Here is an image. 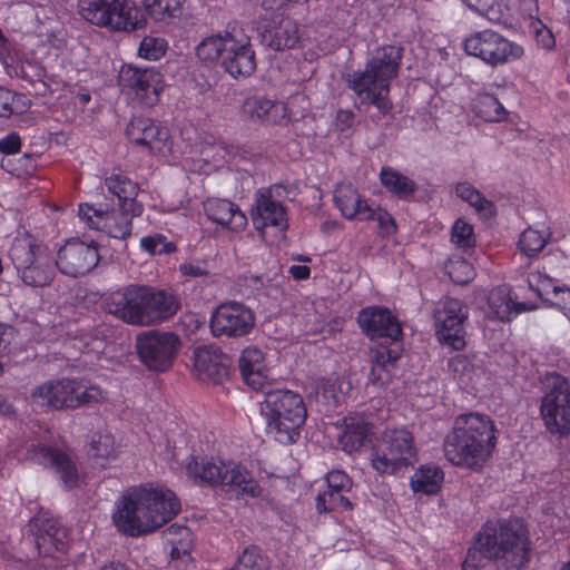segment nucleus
I'll return each instance as SVG.
<instances>
[{"instance_id":"obj_1","label":"nucleus","mask_w":570,"mask_h":570,"mask_svg":"<svg viewBox=\"0 0 570 570\" xmlns=\"http://www.w3.org/2000/svg\"><path fill=\"white\" fill-rule=\"evenodd\" d=\"M180 511L175 493L163 487L140 485L127 490L116 502L115 527L130 537L150 533Z\"/></svg>"},{"instance_id":"obj_2","label":"nucleus","mask_w":570,"mask_h":570,"mask_svg":"<svg viewBox=\"0 0 570 570\" xmlns=\"http://www.w3.org/2000/svg\"><path fill=\"white\" fill-rule=\"evenodd\" d=\"M531 551L528 530L519 520L487 523L479 531L474 548L469 549L462 570H480L483 558L505 570H520L529 563Z\"/></svg>"},{"instance_id":"obj_3","label":"nucleus","mask_w":570,"mask_h":570,"mask_svg":"<svg viewBox=\"0 0 570 570\" xmlns=\"http://www.w3.org/2000/svg\"><path fill=\"white\" fill-rule=\"evenodd\" d=\"M495 446V424L490 416L479 412L456 416L443 442L444 456L449 462L472 470L482 468Z\"/></svg>"},{"instance_id":"obj_4","label":"nucleus","mask_w":570,"mask_h":570,"mask_svg":"<svg viewBox=\"0 0 570 570\" xmlns=\"http://www.w3.org/2000/svg\"><path fill=\"white\" fill-rule=\"evenodd\" d=\"M402 53L401 47L383 46L367 60L364 70L354 71L346 78L347 87L354 91L361 104L376 108L377 119H393L390 86L399 75Z\"/></svg>"},{"instance_id":"obj_5","label":"nucleus","mask_w":570,"mask_h":570,"mask_svg":"<svg viewBox=\"0 0 570 570\" xmlns=\"http://www.w3.org/2000/svg\"><path fill=\"white\" fill-rule=\"evenodd\" d=\"M265 400L261 413L266 422V432L281 444H292L299 438V430L307 415L303 397L291 390L263 391Z\"/></svg>"},{"instance_id":"obj_6","label":"nucleus","mask_w":570,"mask_h":570,"mask_svg":"<svg viewBox=\"0 0 570 570\" xmlns=\"http://www.w3.org/2000/svg\"><path fill=\"white\" fill-rule=\"evenodd\" d=\"M186 472L198 485L223 487L257 498L262 489L252 473L236 462L213 461L191 455L186 463Z\"/></svg>"},{"instance_id":"obj_7","label":"nucleus","mask_w":570,"mask_h":570,"mask_svg":"<svg viewBox=\"0 0 570 570\" xmlns=\"http://www.w3.org/2000/svg\"><path fill=\"white\" fill-rule=\"evenodd\" d=\"M33 402L51 409H76L105 401L107 394L98 385L82 380L62 379L38 385L31 393Z\"/></svg>"},{"instance_id":"obj_8","label":"nucleus","mask_w":570,"mask_h":570,"mask_svg":"<svg viewBox=\"0 0 570 570\" xmlns=\"http://www.w3.org/2000/svg\"><path fill=\"white\" fill-rule=\"evenodd\" d=\"M416 461L414 438L405 428L385 430L371 452L372 468L381 474H396Z\"/></svg>"},{"instance_id":"obj_9","label":"nucleus","mask_w":570,"mask_h":570,"mask_svg":"<svg viewBox=\"0 0 570 570\" xmlns=\"http://www.w3.org/2000/svg\"><path fill=\"white\" fill-rule=\"evenodd\" d=\"M79 14L111 31H132L146 24L144 12L132 0H79Z\"/></svg>"},{"instance_id":"obj_10","label":"nucleus","mask_w":570,"mask_h":570,"mask_svg":"<svg viewBox=\"0 0 570 570\" xmlns=\"http://www.w3.org/2000/svg\"><path fill=\"white\" fill-rule=\"evenodd\" d=\"M20 279L28 286L50 285L56 275V261L48 248L30 238L16 239L9 252Z\"/></svg>"},{"instance_id":"obj_11","label":"nucleus","mask_w":570,"mask_h":570,"mask_svg":"<svg viewBox=\"0 0 570 570\" xmlns=\"http://www.w3.org/2000/svg\"><path fill=\"white\" fill-rule=\"evenodd\" d=\"M540 415L551 434L567 435L570 432V381L558 374L547 375Z\"/></svg>"},{"instance_id":"obj_12","label":"nucleus","mask_w":570,"mask_h":570,"mask_svg":"<svg viewBox=\"0 0 570 570\" xmlns=\"http://www.w3.org/2000/svg\"><path fill=\"white\" fill-rule=\"evenodd\" d=\"M180 347L179 337L171 332L148 330L136 336V350L140 362L150 371L169 370Z\"/></svg>"},{"instance_id":"obj_13","label":"nucleus","mask_w":570,"mask_h":570,"mask_svg":"<svg viewBox=\"0 0 570 570\" xmlns=\"http://www.w3.org/2000/svg\"><path fill=\"white\" fill-rule=\"evenodd\" d=\"M433 317L439 341L455 351L464 348L468 305L458 298L444 297L435 304Z\"/></svg>"},{"instance_id":"obj_14","label":"nucleus","mask_w":570,"mask_h":570,"mask_svg":"<svg viewBox=\"0 0 570 570\" xmlns=\"http://www.w3.org/2000/svg\"><path fill=\"white\" fill-rule=\"evenodd\" d=\"M463 47L469 56L476 57L493 67L523 55L522 47L490 29L470 35L464 39Z\"/></svg>"},{"instance_id":"obj_15","label":"nucleus","mask_w":570,"mask_h":570,"mask_svg":"<svg viewBox=\"0 0 570 570\" xmlns=\"http://www.w3.org/2000/svg\"><path fill=\"white\" fill-rule=\"evenodd\" d=\"M80 219L91 229L105 232L117 239H126L131 234V219L141 214H132L119 206V209H109L102 205L80 204L78 210Z\"/></svg>"},{"instance_id":"obj_16","label":"nucleus","mask_w":570,"mask_h":570,"mask_svg":"<svg viewBox=\"0 0 570 570\" xmlns=\"http://www.w3.org/2000/svg\"><path fill=\"white\" fill-rule=\"evenodd\" d=\"M255 325L250 308L238 302L220 304L212 314L210 331L215 337L238 338L247 335Z\"/></svg>"},{"instance_id":"obj_17","label":"nucleus","mask_w":570,"mask_h":570,"mask_svg":"<svg viewBox=\"0 0 570 570\" xmlns=\"http://www.w3.org/2000/svg\"><path fill=\"white\" fill-rule=\"evenodd\" d=\"M124 90L131 92L144 105L151 107L159 100L164 88L163 75L154 68L121 67L118 76Z\"/></svg>"},{"instance_id":"obj_18","label":"nucleus","mask_w":570,"mask_h":570,"mask_svg":"<svg viewBox=\"0 0 570 570\" xmlns=\"http://www.w3.org/2000/svg\"><path fill=\"white\" fill-rule=\"evenodd\" d=\"M26 460L51 469L67 489L78 485L79 473L76 462L59 448L40 443L32 444L27 449Z\"/></svg>"},{"instance_id":"obj_19","label":"nucleus","mask_w":570,"mask_h":570,"mask_svg":"<svg viewBox=\"0 0 570 570\" xmlns=\"http://www.w3.org/2000/svg\"><path fill=\"white\" fill-rule=\"evenodd\" d=\"M99 262L98 248L83 242H67L57 254L56 267L63 275L79 277L88 274Z\"/></svg>"},{"instance_id":"obj_20","label":"nucleus","mask_w":570,"mask_h":570,"mask_svg":"<svg viewBox=\"0 0 570 570\" xmlns=\"http://www.w3.org/2000/svg\"><path fill=\"white\" fill-rule=\"evenodd\" d=\"M128 139L146 148L150 154H165L170 150L169 131L149 118L131 119L126 128Z\"/></svg>"},{"instance_id":"obj_21","label":"nucleus","mask_w":570,"mask_h":570,"mask_svg":"<svg viewBox=\"0 0 570 570\" xmlns=\"http://www.w3.org/2000/svg\"><path fill=\"white\" fill-rule=\"evenodd\" d=\"M357 323L371 340L390 338L392 343H396L402 337L399 321L389 308L382 306L363 308L357 315Z\"/></svg>"},{"instance_id":"obj_22","label":"nucleus","mask_w":570,"mask_h":570,"mask_svg":"<svg viewBox=\"0 0 570 570\" xmlns=\"http://www.w3.org/2000/svg\"><path fill=\"white\" fill-rule=\"evenodd\" d=\"M142 286L130 285L110 293L104 299V308L130 325H141Z\"/></svg>"},{"instance_id":"obj_23","label":"nucleus","mask_w":570,"mask_h":570,"mask_svg":"<svg viewBox=\"0 0 570 570\" xmlns=\"http://www.w3.org/2000/svg\"><path fill=\"white\" fill-rule=\"evenodd\" d=\"M230 358L215 345L194 351V370L200 381L219 384L229 375Z\"/></svg>"},{"instance_id":"obj_24","label":"nucleus","mask_w":570,"mask_h":570,"mask_svg":"<svg viewBox=\"0 0 570 570\" xmlns=\"http://www.w3.org/2000/svg\"><path fill=\"white\" fill-rule=\"evenodd\" d=\"M29 527L31 540L40 556H53L66 550L67 530L58 520L36 518Z\"/></svg>"},{"instance_id":"obj_25","label":"nucleus","mask_w":570,"mask_h":570,"mask_svg":"<svg viewBox=\"0 0 570 570\" xmlns=\"http://www.w3.org/2000/svg\"><path fill=\"white\" fill-rule=\"evenodd\" d=\"M254 227L263 235L267 227L279 230L287 228V218L282 203L275 200L269 189H259L256 193L255 205L250 212Z\"/></svg>"},{"instance_id":"obj_26","label":"nucleus","mask_w":570,"mask_h":570,"mask_svg":"<svg viewBox=\"0 0 570 570\" xmlns=\"http://www.w3.org/2000/svg\"><path fill=\"white\" fill-rule=\"evenodd\" d=\"M220 63L233 78L250 76L256 69V59L249 40H238L227 33V48Z\"/></svg>"},{"instance_id":"obj_27","label":"nucleus","mask_w":570,"mask_h":570,"mask_svg":"<svg viewBox=\"0 0 570 570\" xmlns=\"http://www.w3.org/2000/svg\"><path fill=\"white\" fill-rule=\"evenodd\" d=\"M142 291L141 326L160 323L177 312L179 304L174 295L147 286Z\"/></svg>"},{"instance_id":"obj_28","label":"nucleus","mask_w":570,"mask_h":570,"mask_svg":"<svg viewBox=\"0 0 570 570\" xmlns=\"http://www.w3.org/2000/svg\"><path fill=\"white\" fill-rule=\"evenodd\" d=\"M333 199L342 216L348 220H370L373 214V206L362 198L352 184L337 185Z\"/></svg>"},{"instance_id":"obj_29","label":"nucleus","mask_w":570,"mask_h":570,"mask_svg":"<svg viewBox=\"0 0 570 570\" xmlns=\"http://www.w3.org/2000/svg\"><path fill=\"white\" fill-rule=\"evenodd\" d=\"M261 42L276 51L293 48L299 39L298 27L289 18L273 19L262 27Z\"/></svg>"},{"instance_id":"obj_30","label":"nucleus","mask_w":570,"mask_h":570,"mask_svg":"<svg viewBox=\"0 0 570 570\" xmlns=\"http://www.w3.org/2000/svg\"><path fill=\"white\" fill-rule=\"evenodd\" d=\"M204 209L209 220L233 232L243 230L247 218L238 206L228 199L208 198Z\"/></svg>"},{"instance_id":"obj_31","label":"nucleus","mask_w":570,"mask_h":570,"mask_svg":"<svg viewBox=\"0 0 570 570\" xmlns=\"http://www.w3.org/2000/svg\"><path fill=\"white\" fill-rule=\"evenodd\" d=\"M244 382L255 391H265L267 383L265 357L257 347L245 348L238 360Z\"/></svg>"},{"instance_id":"obj_32","label":"nucleus","mask_w":570,"mask_h":570,"mask_svg":"<svg viewBox=\"0 0 570 570\" xmlns=\"http://www.w3.org/2000/svg\"><path fill=\"white\" fill-rule=\"evenodd\" d=\"M107 189L119 200V206L132 214H142L144 207L136 200L138 186L121 173H112L105 179Z\"/></svg>"},{"instance_id":"obj_33","label":"nucleus","mask_w":570,"mask_h":570,"mask_svg":"<svg viewBox=\"0 0 570 570\" xmlns=\"http://www.w3.org/2000/svg\"><path fill=\"white\" fill-rule=\"evenodd\" d=\"M372 434L371 425L362 416H350L344 420L338 443L344 452L353 453L370 442Z\"/></svg>"},{"instance_id":"obj_34","label":"nucleus","mask_w":570,"mask_h":570,"mask_svg":"<svg viewBox=\"0 0 570 570\" xmlns=\"http://www.w3.org/2000/svg\"><path fill=\"white\" fill-rule=\"evenodd\" d=\"M243 109L249 118L272 124L278 122L286 115L284 105L258 95L248 97L244 101Z\"/></svg>"},{"instance_id":"obj_35","label":"nucleus","mask_w":570,"mask_h":570,"mask_svg":"<svg viewBox=\"0 0 570 570\" xmlns=\"http://www.w3.org/2000/svg\"><path fill=\"white\" fill-rule=\"evenodd\" d=\"M489 316L499 321H510L513 314L525 311V304H517L511 297L510 288L499 286L492 289L488 297Z\"/></svg>"},{"instance_id":"obj_36","label":"nucleus","mask_w":570,"mask_h":570,"mask_svg":"<svg viewBox=\"0 0 570 570\" xmlns=\"http://www.w3.org/2000/svg\"><path fill=\"white\" fill-rule=\"evenodd\" d=\"M380 180L384 188L400 199H409L416 190V184L392 167L381 168Z\"/></svg>"},{"instance_id":"obj_37","label":"nucleus","mask_w":570,"mask_h":570,"mask_svg":"<svg viewBox=\"0 0 570 570\" xmlns=\"http://www.w3.org/2000/svg\"><path fill=\"white\" fill-rule=\"evenodd\" d=\"M529 286L537 295L550 305L558 307L570 320V288L551 286L550 281L544 278L533 288L531 281Z\"/></svg>"},{"instance_id":"obj_38","label":"nucleus","mask_w":570,"mask_h":570,"mask_svg":"<svg viewBox=\"0 0 570 570\" xmlns=\"http://www.w3.org/2000/svg\"><path fill=\"white\" fill-rule=\"evenodd\" d=\"M147 14L157 22L169 23L183 14L184 0H145Z\"/></svg>"},{"instance_id":"obj_39","label":"nucleus","mask_w":570,"mask_h":570,"mask_svg":"<svg viewBox=\"0 0 570 570\" xmlns=\"http://www.w3.org/2000/svg\"><path fill=\"white\" fill-rule=\"evenodd\" d=\"M166 541L171 546L173 559H180L189 554L193 547V533L185 524H171L164 531Z\"/></svg>"},{"instance_id":"obj_40","label":"nucleus","mask_w":570,"mask_h":570,"mask_svg":"<svg viewBox=\"0 0 570 570\" xmlns=\"http://www.w3.org/2000/svg\"><path fill=\"white\" fill-rule=\"evenodd\" d=\"M463 2L471 10L478 12L491 22H505L510 16V8L507 0H463Z\"/></svg>"},{"instance_id":"obj_41","label":"nucleus","mask_w":570,"mask_h":570,"mask_svg":"<svg viewBox=\"0 0 570 570\" xmlns=\"http://www.w3.org/2000/svg\"><path fill=\"white\" fill-rule=\"evenodd\" d=\"M443 480V472L436 466H421L411 476V488L414 492H421L423 494L436 493Z\"/></svg>"},{"instance_id":"obj_42","label":"nucleus","mask_w":570,"mask_h":570,"mask_svg":"<svg viewBox=\"0 0 570 570\" xmlns=\"http://www.w3.org/2000/svg\"><path fill=\"white\" fill-rule=\"evenodd\" d=\"M455 194L462 200L474 207L484 218H490L493 215V204L484 198L471 184L459 183L455 187Z\"/></svg>"},{"instance_id":"obj_43","label":"nucleus","mask_w":570,"mask_h":570,"mask_svg":"<svg viewBox=\"0 0 570 570\" xmlns=\"http://www.w3.org/2000/svg\"><path fill=\"white\" fill-rule=\"evenodd\" d=\"M88 453L97 465L105 466V462L115 459L117 454L114 436L110 433L98 434L92 439Z\"/></svg>"},{"instance_id":"obj_44","label":"nucleus","mask_w":570,"mask_h":570,"mask_svg":"<svg viewBox=\"0 0 570 570\" xmlns=\"http://www.w3.org/2000/svg\"><path fill=\"white\" fill-rule=\"evenodd\" d=\"M345 493H347V491H334L333 489H326L322 493H318L316 497L317 511L324 513L352 510L353 504Z\"/></svg>"},{"instance_id":"obj_45","label":"nucleus","mask_w":570,"mask_h":570,"mask_svg":"<svg viewBox=\"0 0 570 570\" xmlns=\"http://www.w3.org/2000/svg\"><path fill=\"white\" fill-rule=\"evenodd\" d=\"M227 33L224 36L215 35L204 39L196 48V55L200 60L213 62L223 60L224 52L227 48Z\"/></svg>"},{"instance_id":"obj_46","label":"nucleus","mask_w":570,"mask_h":570,"mask_svg":"<svg viewBox=\"0 0 570 570\" xmlns=\"http://www.w3.org/2000/svg\"><path fill=\"white\" fill-rule=\"evenodd\" d=\"M474 110L485 121H500L507 115L503 105L491 94L480 95L474 102Z\"/></svg>"},{"instance_id":"obj_47","label":"nucleus","mask_w":570,"mask_h":570,"mask_svg":"<svg viewBox=\"0 0 570 570\" xmlns=\"http://www.w3.org/2000/svg\"><path fill=\"white\" fill-rule=\"evenodd\" d=\"M548 235L531 227L520 235L518 247L527 257L537 256L547 245Z\"/></svg>"},{"instance_id":"obj_48","label":"nucleus","mask_w":570,"mask_h":570,"mask_svg":"<svg viewBox=\"0 0 570 570\" xmlns=\"http://www.w3.org/2000/svg\"><path fill=\"white\" fill-rule=\"evenodd\" d=\"M1 167L16 177L31 176L37 170V155L23 154L12 159H1Z\"/></svg>"},{"instance_id":"obj_49","label":"nucleus","mask_w":570,"mask_h":570,"mask_svg":"<svg viewBox=\"0 0 570 570\" xmlns=\"http://www.w3.org/2000/svg\"><path fill=\"white\" fill-rule=\"evenodd\" d=\"M370 355L372 363L380 364V366L393 373L401 356V347L399 342L392 343L391 346L380 344L371 350Z\"/></svg>"},{"instance_id":"obj_50","label":"nucleus","mask_w":570,"mask_h":570,"mask_svg":"<svg viewBox=\"0 0 570 570\" xmlns=\"http://www.w3.org/2000/svg\"><path fill=\"white\" fill-rule=\"evenodd\" d=\"M230 570H269V567L259 549L250 546L244 549Z\"/></svg>"},{"instance_id":"obj_51","label":"nucleus","mask_w":570,"mask_h":570,"mask_svg":"<svg viewBox=\"0 0 570 570\" xmlns=\"http://www.w3.org/2000/svg\"><path fill=\"white\" fill-rule=\"evenodd\" d=\"M140 246L150 255L170 254L176 249L175 244L167 242V238L161 234L142 237L140 239Z\"/></svg>"},{"instance_id":"obj_52","label":"nucleus","mask_w":570,"mask_h":570,"mask_svg":"<svg viewBox=\"0 0 570 570\" xmlns=\"http://www.w3.org/2000/svg\"><path fill=\"white\" fill-rule=\"evenodd\" d=\"M451 239L453 244L463 249L474 247L473 227L461 219L456 220L452 227Z\"/></svg>"},{"instance_id":"obj_53","label":"nucleus","mask_w":570,"mask_h":570,"mask_svg":"<svg viewBox=\"0 0 570 570\" xmlns=\"http://www.w3.org/2000/svg\"><path fill=\"white\" fill-rule=\"evenodd\" d=\"M450 278L456 284H466L474 276V269L464 259L451 261L446 266Z\"/></svg>"},{"instance_id":"obj_54","label":"nucleus","mask_w":570,"mask_h":570,"mask_svg":"<svg viewBox=\"0 0 570 570\" xmlns=\"http://www.w3.org/2000/svg\"><path fill=\"white\" fill-rule=\"evenodd\" d=\"M140 57L149 60H157L165 53V41L154 37H145L139 46Z\"/></svg>"},{"instance_id":"obj_55","label":"nucleus","mask_w":570,"mask_h":570,"mask_svg":"<svg viewBox=\"0 0 570 570\" xmlns=\"http://www.w3.org/2000/svg\"><path fill=\"white\" fill-rule=\"evenodd\" d=\"M183 276L189 278L206 277L209 275V265L206 259H189L179 265Z\"/></svg>"},{"instance_id":"obj_56","label":"nucleus","mask_w":570,"mask_h":570,"mask_svg":"<svg viewBox=\"0 0 570 570\" xmlns=\"http://www.w3.org/2000/svg\"><path fill=\"white\" fill-rule=\"evenodd\" d=\"M370 220H376L380 228V234L383 236H389L395 233L396 224L393 217L384 209L377 207H373V214Z\"/></svg>"},{"instance_id":"obj_57","label":"nucleus","mask_w":570,"mask_h":570,"mask_svg":"<svg viewBox=\"0 0 570 570\" xmlns=\"http://www.w3.org/2000/svg\"><path fill=\"white\" fill-rule=\"evenodd\" d=\"M327 489L350 492L353 485L352 479L341 470H333L326 474Z\"/></svg>"},{"instance_id":"obj_58","label":"nucleus","mask_w":570,"mask_h":570,"mask_svg":"<svg viewBox=\"0 0 570 570\" xmlns=\"http://www.w3.org/2000/svg\"><path fill=\"white\" fill-rule=\"evenodd\" d=\"M532 30L535 35L537 42L547 50L554 47V36L540 20H534L531 23Z\"/></svg>"},{"instance_id":"obj_59","label":"nucleus","mask_w":570,"mask_h":570,"mask_svg":"<svg viewBox=\"0 0 570 570\" xmlns=\"http://www.w3.org/2000/svg\"><path fill=\"white\" fill-rule=\"evenodd\" d=\"M21 139L17 132H10L0 139V151L4 155H12L20 150Z\"/></svg>"},{"instance_id":"obj_60","label":"nucleus","mask_w":570,"mask_h":570,"mask_svg":"<svg viewBox=\"0 0 570 570\" xmlns=\"http://www.w3.org/2000/svg\"><path fill=\"white\" fill-rule=\"evenodd\" d=\"M392 374V372L380 366V364L372 363L368 379L373 385L383 386L391 380Z\"/></svg>"},{"instance_id":"obj_61","label":"nucleus","mask_w":570,"mask_h":570,"mask_svg":"<svg viewBox=\"0 0 570 570\" xmlns=\"http://www.w3.org/2000/svg\"><path fill=\"white\" fill-rule=\"evenodd\" d=\"M27 67L35 68L37 80L41 82V78L45 75V70L42 68L33 66L31 62H27V65H18L14 67V75L29 81L30 83H35L33 77L27 71Z\"/></svg>"},{"instance_id":"obj_62","label":"nucleus","mask_w":570,"mask_h":570,"mask_svg":"<svg viewBox=\"0 0 570 570\" xmlns=\"http://www.w3.org/2000/svg\"><path fill=\"white\" fill-rule=\"evenodd\" d=\"M355 116L351 110H340L335 118V126L341 132L350 131Z\"/></svg>"},{"instance_id":"obj_63","label":"nucleus","mask_w":570,"mask_h":570,"mask_svg":"<svg viewBox=\"0 0 570 570\" xmlns=\"http://www.w3.org/2000/svg\"><path fill=\"white\" fill-rule=\"evenodd\" d=\"M12 92L0 87V117H9L12 114Z\"/></svg>"},{"instance_id":"obj_64","label":"nucleus","mask_w":570,"mask_h":570,"mask_svg":"<svg viewBox=\"0 0 570 570\" xmlns=\"http://www.w3.org/2000/svg\"><path fill=\"white\" fill-rule=\"evenodd\" d=\"M288 273L294 279L303 281L309 277L311 268L306 265H293L289 267Z\"/></svg>"}]
</instances>
